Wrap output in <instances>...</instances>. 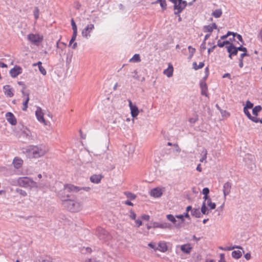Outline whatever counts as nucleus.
<instances>
[{"mask_svg":"<svg viewBox=\"0 0 262 262\" xmlns=\"http://www.w3.org/2000/svg\"><path fill=\"white\" fill-rule=\"evenodd\" d=\"M46 149L42 145H30L23 149V152L29 159L38 158L46 153Z\"/></svg>","mask_w":262,"mask_h":262,"instance_id":"nucleus-1","label":"nucleus"},{"mask_svg":"<svg viewBox=\"0 0 262 262\" xmlns=\"http://www.w3.org/2000/svg\"><path fill=\"white\" fill-rule=\"evenodd\" d=\"M62 205L71 212H76L80 211L82 208V205L81 202L69 199L70 195L67 194L64 196H61Z\"/></svg>","mask_w":262,"mask_h":262,"instance_id":"nucleus-2","label":"nucleus"},{"mask_svg":"<svg viewBox=\"0 0 262 262\" xmlns=\"http://www.w3.org/2000/svg\"><path fill=\"white\" fill-rule=\"evenodd\" d=\"M18 186L25 188H38L37 183L31 178L28 177H19L17 178Z\"/></svg>","mask_w":262,"mask_h":262,"instance_id":"nucleus-3","label":"nucleus"},{"mask_svg":"<svg viewBox=\"0 0 262 262\" xmlns=\"http://www.w3.org/2000/svg\"><path fill=\"white\" fill-rule=\"evenodd\" d=\"M171 2L174 4V14L175 15H178L181 13L187 5V2L183 0H174V1H171Z\"/></svg>","mask_w":262,"mask_h":262,"instance_id":"nucleus-4","label":"nucleus"},{"mask_svg":"<svg viewBox=\"0 0 262 262\" xmlns=\"http://www.w3.org/2000/svg\"><path fill=\"white\" fill-rule=\"evenodd\" d=\"M95 233L100 239L106 241L111 238V235L108 232L101 227H98L96 230Z\"/></svg>","mask_w":262,"mask_h":262,"instance_id":"nucleus-5","label":"nucleus"},{"mask_svg":"<svg viewBox=\"0 0 262 262\" xmlns=\"http://www.w3.org/2000/svg\"><path fill=\"white\" fill-rule=\"evenodd\" d=\"M94 29L95 26L93 24L87 25L81 32L82 36L86 39H89L91 36V33Z\"/></svg>","mask_w":262,"mask_h":262,"instance_id":"nucleus-6","label":"nucleus"},{"mask_svg":"<svg viewBox=\"0 0 262 262\" xmlns=\"http://www.w3.org/2000/svg\"><path fill=\"white\" fill-rule=\"evenodd\" d=\"M80 190L79 187L75 186L72 184H67L64 186L63 191L66 192H77Z\"/></svg>","mask_w":262,"mask_h":262,"instance_id":"nucleus-7","label":"nucleus"},{"mask_svg":"<svg viewBox=\"0 0 262 262\" xmlns=\"http://www.w3.org/2000/svg\"><path fill=\"white\" fill-rule=\"evenodd\" d=\"M227 52L229 53V57L230 59L232 58L233 56L237 55L238 50L237 47H236L233 44H230L229 46H226Z\"/></svg>","mask_w":262,"mask_h":262,"instance_id":"nucleus-8","label":"nucleus"},{"mask_svg":"<svg viewBox=\"0 0 262 262\" xmlns=\"http://www.w3.org/2000/svg\"><path fill=\"white\" fill-rule=\"evenodd\" d=\"M9 73L12 78H15L22 73V69L20 67L16 65L10 70Z\"/></svg>","mask_w":262,"mask_h":262,"instance_id":"nucleus-9","label":"nucleus"},{"mask_svg":"<svg viewBox=\"0 0 262 262\" xmlns=\"http://www.w3.org/2000/svg\"><path fill=\"white\" fill-rule=\"evenodd\" d=\"M152 227L154 228L168 229L171 227V225L166 222L159 223L155 222L152 224Z\"/></svg>","mask_w":262,"mask_h":262,"instance_id":"nucleus-10","label":"nucleus"},{"mask_svg":"<svg viewBox=\"0 0 262 262\" xmlns=\"http://www.w3.org/2000/svg\"><path fill=\"white\" fill-rule=\"evenodd\" d=\"M7 121L12 125H15L17 123V121L13 113L11 112H7L5 115Z\"/></svg>","mask_w":262,"mask_h":262,"instance_id":"nucleus-11","label":"nucleus"},{"mask_svg":"<svg viewBox=\"0 0 262 262\" xmlns=\"http://www.w3.org/2000/svg\"><path fill=\"white\" fill-rule=\"evenodd\" d=\"M28 39L33 43H36L41 41L42 39L38 34H29L27 37Z\"/></svg>","mask_w":262,"mask_h":262,"instance_id":"nucleus-12","label":"nucleus"},{"mask_svg":"<svg viewBox=\"0 0 262 262\" xmlns=\"http://www.w3.org/2000/svg\"><path fill=\"white\" fill-rule=\"evenodd\" d=\"M35 115L37 119L41 123H45V120L43 117V113L40 107H37L35 111Z\"/></svg>","mask_w":262,"mask_h":262,"instance_id":"nucleus-13","label":"nucleus"},{"mask_svg":"<svg viewBox=\"0 0 262 262\" xmlns=\"http://www.w3.org/2000/svg\"><path fill=\"white\" fill-rule=\"evenodd\" d=\"M3 91L5 95L9 97H12L14 95L13 90L9 85H5L3 86Z\"/></svg>","mask_w":262,"mask_h":262,"instance_id":"nucleus-14","label":"nucleus"},{"mask_svg":"<svg viewBox=\"0 0 262 262\" xmlns=\"http://www.w3.org/2000/svg\"><path fill=\"white\" fill-rule=\"evenodd\" d=\"M162 193L161 189L159 187L155 188L150 191V195L154 198H159L162 195Z\"/></svg>","mask_w":262,"mask_h":262,"instance_id":"nucleus-15","label":"nucleus"},{"mask_svg":"<svg viewBox=\"0 0 262 262\" xmlns=\"http://www.w3.org/2000/svg\"><path fill=\"white\" fill-rule=\"evenodd\" d=\"M231 189V183H230L229 182H227L226 183H225L224 184L223 191L224 195L225 198H226V196L230 193Z\"/></svg>","mask_w":262,"mask_h":262,"instance_id":"nucleus-16","label":"nucleus"},{"mask_svg":"<svg viewBox=\"0 0 262 262\" xmlns=\"http://www.w3.org/2000/svg\"><path fill=\"white\" fill-rule=\"evenodd\" d=\"M12 163L16 169H19L23 165V161L21 158L16 157L14 158Z\"/></svg>","mask_w":262,"mask_h":262,"instance_id":"nucleus-17","label":"nucleus"},{"mask_svg":"<svg viewBox=\"0 0 262 262\" xmlns=\"http://www.w3.org/2000/svg\"><path fill=\"white\" fill-rule=\"evenodd\" d=\"M166 217H167L168 220H169V221L171 222L174 225V226L176 228H180V227H181V223H177V220L176 219V217L174 216L172 214H167L166 215Z\"/></svg>","mask_w":262,"mask_h":262,"instance_id":"nucleus-18","label":"nucleus"},{"mask_svg":"<svg viewBox=\"0 0 262 262\" xmlns=\"http://www.w3.org/2000/svg\"><path fill=\"white\" fill-rule=\"evenodd\" d=\"M103 177L101 174H93L90 177L91 182L99 184Z\"/></svg>","mask_w":262,"mask_h":262,"instance_id":"nucleus-19","label":"nucleus"},{"mask_svg":"<svg viewBox=\"0 0 262 262\" xmlns=\"http://www.w3.org/2000/svg\"><path fill=\"white\" fill-rule=\"evenodd\" d=\"M34 262H52V258L50 256L43 255L40 256Z\"/></svg>","mask_w":262,"mask_h":262,"instance_id":"nucleus-20","label":"nucleus"},{"mask_svg":"<svg viewBox=\"0 0 262 262\" xmlns=\"http://www.w3.org/2000/svg\"><path fill=\"white\" fill-rule=\"evenodd\" d=\"M157 248V250L162 252H165L167 250V246L166 243L164 242H159Z\"/></svg>","mask_w":262,"mask_h":262,"instance_id":"nucleus-21","label":"nucleus"},{"mask_svg":"<svg viewBox=\"0 0 262 262\" xmlns=\"http://www.w3.org/2000/svg\"><path fill=\"white\" fill-rule=\"evenodd\" d=\"M173 68L172 65L169 64L167 69L163 71V73L166 75L168 77H170L172 76Z\"/></svg>","mask_w":262,"mask_h":262,"instance_id":"nucleus-22","label":"nucleus"},{"mask_svg":"<svg viewBox=\"0 0 262 262\" xmlns=\"http://www.w3.org/2000/svg\"><path fill=\"white\" fill-rule=\"evenodd\" d=\"M192 247L190 244H184L181 246V250L185 253L189 254L190 253Z\"/></svg>","mask_w":262,"mask_h":262,"instance_id":"nucleus-23","label":"nucleus"},{"mask_svg":"<svg viewBox=\"0 0 262 262\" xmlns=\"http://www.w3.org/2000/svg\"><path fill=\"white\" fill-rule=\"evenodd\" d=\"M200 86L201 89V94L207 96V86L206 82L201 81L200 83Z\"/></svg>","mask_w":262,"mask_h":262,"instance_id":"nucleus-24","label":"nucleus"},{"mask_svg":"<svg viewBox=\"0 0 262 262\" xmlns=\"http://www.w3.org/2000/svg\"><path fill=\"white\" fill-rule=\"evenodd\" d=\"M191 215L196 218H200L202 216L199 208H193V210L191 211Z\"/></svg>","mask_w":262,"mask_h":262,"instance_id":"nucleus-25","label":"nucleus"},{"mask_svg":"<svg viewBox=\"0 0 262 262\" xmlns=\"http://www.w3.org/2000/svg\"><path fill=\"white\" fill-rule=\"evenodd\" d=\"M130 110L131 115L133 117V118H135L138 115L139 111L138 107L136 105H135V106L132 107V108H130Z\"/></svg>","mask_w":262,"mask_h":262,"instance_id":"nucleus-26","label":"nucleus"},{"mask_svg":"<svg viewBox=\"0 0 262 262\" xmlns=\"http://www.w3.org/2000/svg\"><path fill=\"white\" fill-rule=\"evenodd\" d=\"M202 214H208L209 213L208 209L206 207L205 201H203L202 205L201 208V211Z\"/></svg>","mask_w":262,"mask_h":262,"instance_id":"nucleus-27","label":"nucleus"},{"mask_svg":"<svg viewBox=\"0 0 262 262\" xmlns=\"http://www.w3.org/2000/svg\"><path fill=\"white\" fill-rule=\"evenodd\" d=\"M130 62H139L141 61L140 55L138 54H135L129 60Z\"/></svg>","mask_w":262,"mask_h":262,"instance_id":"nucleus-28","label":"nucleus"},{"mask_svg":"<svg viewBox=\"0 0 262 262\" xmlns=\"http://www.w3.org/2000/svg\"><path fill=\"white\" fill-rule=\"evenodd\" d=\"M231 255L234 258L238 259L242 256V253L239 250H235L232 251Z\"/></svg>","mask_w":262,"mask_h":262,"instance_id":"nucleus-29","label":"nucleus"},{"mask_svg":"<svg viewBox=\"0 0 262 262\" xmlns=\"http://www.w3.org/2000/svg\"><path fill=\"white\" fill-rule=\"evenodd\" d=\"M222 14V11L221 9H216L213 12H212L211 15L214 16L215 18H219L221 16Z\"/></svg>","mask_w":262,"mask_h":262,"instance_id":"nucleus-30","label":"nucleus"},{"mask_svg":"<svg viewBox=\"0 0 262 262\" xmlns=\"http://www.w3.org/2000/svg\"><path fill=\"white\" fill-rule=\"evenodd\" d=\"M262 110V107L260 105H256L252 109V113L255 116L258 115L259 112Z\"/></svg>","mask_w":262,"mask_h":262,"instance_id":"nucleus-31","label":"nucleus"},{"mask_svg":"<svg viewBox=\"0 0 262 262\" xmlns=\"http://www.w3.org/2000/svg\"><path fill=\"white\" fill-rule=\"evenodd\" d=\"M201 155H202V157L200 159V161L201 162H203L204 161L206 162V160L207 158V151L205 148L203 149Z\"/></svg>","mask_w":262,"mask_h":262,"instance_id":"nucleus-32","label":"nucleus"},{"mask_svg":"<svg viewBox=\"0 0 262 262\" xmlns=\"http://www.w3.org/2000/svg\"><path fill=\"white\" fill-rule=\"evenodd\" d=\"M193 68L195 70H199L200 69L202 68L204 66V63L203 62H199V64L197 65V63L196 62H193Z\"/></svg>","mask_w":262,"mask_h":262,"instance_id":"nucleus-33","label":"nucleus"},{"mask_svg":"<svg viewBox=\"0 0 262 262\" xmlns=\"http://www.w3.org/2000/svg\"><path fill=\"white\" fill-rule=\"evenodd\" d=\"M29 101V94H27V97L26 98L25 100L23 102V107L22 110L24 111H27L28 108V103Z\"/></svg>","mask_w":262,"mask_h":262,"instance_id":"nucleus-34","label":"nucleus"},{"mask_svg":"<svg viewBox=\"0 0 262 262\" xmlns=\"http://www.w3.org/2000/svg\"><path fill=\"white\" fill-rule=\"evenodd\" d=\"M247 55H248V54L246 53H243L240 55V57L239 58V67L241 68H243L244 66L243 58L245 56H247Z\"/></svg>","mask_w":262,"mask_h":262,"instance_id":"nucleus-35","label":"nucleus"},{"mask_svg":"<svg viewBox=\"0 0 262 262\" xmlns=\"http://www.w3.org/2000/svg\"><path fill=\"white\" fill-rule=\"evenodd\" d=\"M206 205L210 207V209H214L216 207V204L215 203H213L211 202V199H209L206 202Z\"/></svg>","mask_w":262,"mask_h":262,"instance_id":"nucleus-36","label":"nucleus"},{"mask_svg":"<svg viewBox=\"0 0 262 262\" xmlns=\"http://www.w3.org/2000/svg\"><path fill=\"white\" fill-rule=\"evenodd\" d=\"M242 249V250H243V248L240 246H232V247H224V250L225 251H230V250H232L234 249ZM243 252H244V251L243 250Z\"/></svg>","mask_w":262,"mask_h":262,"instance_id":"nucleus-37","label":"nucleus"},{"mask_svg":"<svg viewBox=\"0 0 262 262\" xmlns=\"http://www.w3.org/2000/svg\"><path fill=\"white\" fill-rule=\"evenodd\" d=\"M232 35H233L232 36V39H234V38L235 37H236V38L240 41L242 43H244V41L243 40V38H242V36L240 35V34H237L236 33H234V32H232Z\"/></svg>","mask_w":262,"mask_h":262,"instance_id":"nucleus-38","label":"nucleus"},{"mask_svg":"<svg viewBox=\"0 0 262 262\" xmlns=\"http://www.w3.org/2000/svg\"><path fill=\"white\" fill-rule=\"evenodd\" d=\"M125 195L126 196L127 198H129L131 200H134L136 196L135 194L130 192H124Z\"/></svg>","mask_w":262,"mask_h":262,"instance_id":"nucleus-39","label":"nucleus"},{"mask_svg":"<svg viewBox=\"0 0 262 262\" xmlns=\"http://www.w3.org/2000/svg\"><path fill=\"white\" fill-rule=\"evenodd\" d=\"M16 192L23 196H26L27 195V193L25 190H24L19 189V188H16Z\"/></svg>","mask_w":262,"mask_h":262,"instance_id":"nucleus-40","label":"nucleus"},{"mask_svg":"<svg viewBox=\"0 0 262 262\" xmlns=\"http://www.w3.org/2000/svg\"><path fill=\"white\" fill-rule=\"evenodd\" d=\"M203 31L205 32H212L213 31L212 28L210 25L204 26L203 27Z\"/></svg>","mask_w":262,"mask_h":262,"instance_id":"nucleus-41","label":"nucleus"},{"mask_svg":"<svg viewBox=\"0 0 262 262\" xmlns=\"http://www.w3.org/2000/svg\"><path fill=\"white\" fill-rule=\"evenodd\" d=\"M71 26L73 29V32H77V28L75 22L74 21L73 18L71 19Z\"/></svg>","mask_w":262,"mask_h":262,"instance_id":"nucleus-42","label":"nucleus"},{"mask_svg":"<svg viewBox=\"0 0 262 262\" xmlns=\"http://www.w3.org/2000/svg\"><path fill=\"white\" fill-rule=\"evenodd\" d=\"M33 14L35 19L37 20L38 18L39 15V10L38 8V7L35 8L34 10L33 11Z\"/></svg>","mask_w":262,"mask_h":262,"instance_id":"nucleus-43","label":"nucleus"},{"mask_svg":"<svg viewBox=\"0 0 262 262\" xmlns=\"http://www.w3.org/2000/svg\"><path fill=\"white\" fill-rule=\"evenodd\" d=\"M77 32H73V35L72 38L69 42V46H71L72 43L75 41L77 37Z\"/></svg>","mask_w":262,"mask_h":262,"instance_id":"nucleus-44","label":"nucleus"},{"mask_svg":"<svg viewBox=\"0 0 262 262\" xmlns=\"http://www.w3.org/2000/svg\"><path fill=\"white\" fill-rule=\"evenodd\" d=\"M188 49L190 53L189 58H191L193 56L195 51V49L191 46H189Z\"/></svg>","mask_w":262,"mask_h":262,"instance_id":"nucleus-45","label":"nucleus"},{"mask_svg":"<svg viewBox=\"0 0 262 262\" xmlns=\"http://www.w3.org/2000/svg\"><path fill=\"white\" fill-rule=\"evenodd\" d=\"M253 106V104L250 101L248 100L246 101V106L244 108H246V109L252 108Z\"/></svg>","mask_w":262,"mask_h":262,"instance_id":"nucleus-46","label":"nucleus"},{"mask_svg":"<svg viewBox=\"0 0 262 262\" xmlns=\"http://www.w3.org/2000/svg\"><path fill=\"white\" fill-rule=\"evenodd\" d=\"M250 120H252L254 122H255V123L259 122L262 124V120H260V119L257 118L256 117L252 116V117H251Z\"/></svg>","mask_w":262,"mask_h":262,"instance_id":"nucleus-47","label":"nucleus"},{"mask_svg":"<svg viewBox=\"0 0 262 262\" xmlns=\"http://www.w3.org/2000/svg\"><path fill=\"white\" fill-rule=\"evenodd\" d=\"M38 69H39V72L43 75H46V74H47L46 70L42 66H39Z\"/></svg>","mask_w":262,"mask_h":262,"instance_id":"nucleus-48","label":"nucleus"},{"mask_svg":"<svg viewBox=\"0 0 262 262\" xmlns=\"http://www.w3.org/2000/svg\"><path fill=\"white\" fill-rule=\"evenodd\" d=\"M129 217L131 219L133 220H135L136 218V213L133 211V210H130V214Z\"/></svg>","mask_w":262,"mask_h":262,"instance_id":"nucleus-49","label":"nucleus"},{"mask_svg":"<svg viewBox=\"0 0 262 262\" xmlns=\"http://www.w3.org/2000/svg\"><path fill=\"white\" fill-rule=\"evenodd\" d=\"M159 3H160V6H161V7H162V8L163 9L165 10V9H166V8H167V4H166V2L165 1H163L160 2Z\"/></svg>","mask_w":262,"mask_h":262,"instance_id":"nucleus-50","label":"nucleus"},{"mask_svg":"<svg viewBox=\"0 0 262 262\" xmlns=\"http://www.w3.org/2000/svg\"><path fill=\"white\" fill-rule=\"evenodd\" d=\"M244 112L249 119L251 118V117H252V116L250 114V112H249L248 109H246V108H244Z\"/></svg>","mask_w":262,"mask_h":262,"instance_id":"nucleus-51","label":"nucleus"},{"mask_svg":"<svg viewBox=\"0 0 262 262\" xmlns=\"http://www.w3.org/2000/svg\"><path fill=\"white\" fill-rule=\"evenodd\" d=\"M237 49L238 51H243L244 53H247V50L246 49V48L245 47H243L242 46H241L238 47H237Z\"/></svg>","mask_w":262,"mask_h":262,"instance_id":"nucleus-52","label":"nucleus"},{"mask_svg":"<svg viewBox=\"0 0 262 262\" xmlns=\"http://www.w3.org/2000/svg\"><path fill=\"white\" fill-rule=\"evenodd\" d=\"M202 193L204 195H208L209 193V189L207 187L204 188L202 190Z\"/></svg>","mask_w":262,"mask_h":262,"instance_id":"nucleus-53","label":"nucleus"},{"mask_svg":"<svg viewBox=\"0 0 262 262\" xmlns=\"http://www.w3.org/2000/svg\"><path fill=\"white\" fill-rule=\"evenodd\" d=\"M176 217L178 219H179L180 220H181V222H180L181 223V224L184 222V216L183 215V214H179V215H177L176 216Z\"/></svg>","mask_w":262,"mask_h":262,"instance_id":"nucleus-54","label":"nucleus"},{"mask_svg":"<svg viewBox=\"0 0 262 262\" xmlns=\"http://www.w3.org/2000/svg\"><path fill=\"white\" fill-rule=\"evenodd\" d=\"M232 32L228 31L226 35L221 36V39H224L226 38L228 36H230V35H232Z\"/></svg>","mask_w":262,"mask_h":262,"instance_id":"nucleus-55","label":"nucleus"},{"mask_svg":"<svg viewBox=\"0 0 262 262\" xmlns=\"http://www.w3.org/2000/svg\"><path fill=\"white\" fill-rule=\"evenodd\" d=\"M198 120V117H195V118H189V121L190 123H192V124H193V123H195Z\"/></svg>","mask_w":262,"mask_h":262,"instance_id":"nucleus-56","label":"nucleus"},{"mask_svg":"<svg viewBox=\"0 0 262 262\" xmlns=\"http://www.w3.org/2000/svg\"><path fill=\"white\" fill-rule=\"evenodd\" d=\"M135 223L136 224V226L137 227H139L142 224V221L140 220H135Z\"/></svg>","mask_w":262,"mask_h":262,"instance_id":"nucleus-57","label":"nucleus"},{"mask_svg":"<svg viewBox=\"0 0 262 262\" xmlns=\"http://www.w3.org/2000/svg\"><path fill=\"white\" fill-rule=\"evenodd\" d=\"M141 218H142V219H143L144 220L148 221L150 219V216L149 215L143 214L141 216Z\"/></svg>","mask_w":262,"mask_h":262,"instance_id":"nucleus-58","label":"nucleus"},{"mask_svg":"<svg viewBox=\"0 0 262 262\" xmlns=\"http://www.w3.org/2000/svg\"><path fill=\"white\" fill-rule=\"evenodd\" d=\"M217 46H219L220 48H222L224 46V42L221 41L220 40H219L217 41Z\"/></svg>","mask_w":262,"mask_h":262,"instance_id":"nucleus-59","label":"nucleus"},{"mask_svg":"<svg viewBox=\"0 0 262 262\" xmlns=\"http://www.w3.org/2000/svg\"><path fill=\"white\" fill-rule=\"evenodd\" d=\"M148 246H149L150 248H152V249H155V250H157V249H158V248L156 247V245L155 244H153V243H149V244H148Z\"/></svg>","mask_w":262,"mask_h":262,"instance_id":"nucleus-60","label":"nucleus"},{"mask_svg":"<svg viewBox=\"0 0 262 262\" xmlns=\"http://www.w3.org/2000/svg\"><path fill=\"white\" fill-rule=\"evenodd\" d=\"M222 77H223V78H228L229 79H231L230 74L229 73H228L224 74L223 75Z\"/></svg>","mask_w":262,"mask_h":262,"instance_id":"nucleus-61","label":"nucleus"},{"mask_svg":"<svg viewBox=\"0 0 262 262\" xmlns=\"http://www.w3.org/2000/svg\"><path fill=\"white\" fill-rule=\"evenodd\" d=\"M183 214V215L184 216V217H186V218H187V219H189V220H190V215H189V213H188V212H186V211L185 212H184V213L183 214Z\"/></svg>","mask_w":262,"mask_h":262,"instance_id":"nucleus-62","label":"nucleus"},{"mask_svg":"<svg viewBox=\"0 0 262 262\" xmlns=\"http://www.w3.org/2000/svg\"><path fill=\"white\" fill-rule=\"evenodd\" d=\"M85 262H100L99 260H96L95 258H91L85 260Z\"/></svg>","mask_w":262,"mask_h":262,"instance_id":"nucleus-63","label":"nucleus"},{"mask_svg":"<svg viewBox=\"0 0 262 262\" xmlns=\"http://www.w3.org/2000/svg\"><path fill=\"white\" fill-rule=\"evenodd\" d=\"M244 257L247 260H249L251 258V254L249 253H247Z\"/></svg>","mask_w":262,"mask_h":262,"instance_id":"nucleus-64","label":"nucleus"}]
</instances>
